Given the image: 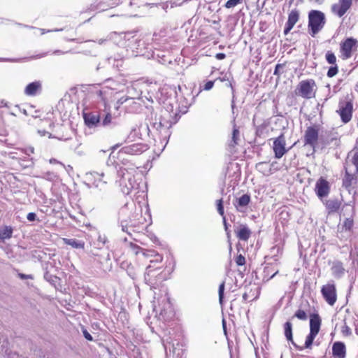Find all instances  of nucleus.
Masks as SVG:
<instances>
[{
	"mask_svg": "<svg viewBox=\"0 0 358 358\" xmlns=\"http://www.w3.org/2000/svg\"><path fill=\"white\" fill-rule=\"evenodd\" d=\"M152 264H149L145 270V280L148 284L155 286L164 282L169 278L172 272V268L166 269V267L162 269V266L152 268Z\"/></svg>",
	"mask_w": 358,
	"mask_h": 358,
	"instance_id": "1",
	"label": "nucleus"
},
{
	"mask_svg": "<svg viewBox=\"0 0 358 358\" xmlns=\"http://www.w3.org/2000/svg\"><path fill=\"white\" fill-rule=\"evenodd\" d=\"M308 29L310 36H315L318 32L324 29L327 20L324 12L320 10H310L308 12Z\"/></svg>",
	"mask_w": 358,
	"mask_h": 358,
	"instance_id": "2",
	"label": "nucleus"
},
{
	"mask_svg": "<svg viewBox=\"0 0 358 358\" xmlns=\"http://www.w3.org/2000/svg\"><path fill=\"white\" fill-rule=\"evenodd\" d=\"M310 331L306 338V341L302 348H311L313 343L322 325V318L317 313L309 315Z\"/></svg>",
	"mask_w": 358,
	"mask_h": 358,
	"instance_id": "3",
	"label": "nucleus"
},
{
	"mask_svg": "<svg viewBox=\"0 0 358 358\" xmlns=\"http://www.w3.org/2000/svg\"><path fill=\"white\" fill-rule=\"evenodd\" d=\"M317 83L314 79L302 80L299 83L295 93L303 99H313L317 94Z\"/></svg>",
	"mask_w": 358,
	"mask_h": 358,
	"instance_id": "4",
	"label": "nucleus"
},
{
	"mask_svg": "<svg viewBox=\"0 0 358 358\" xmlns=\"http://www.w3.org/2000/svg\"><path fill=\"white\" fill-rule=\"evenodd\" d=\"M358 173L354 164L350 163L348 159L345 164V176L343 178V186L348 191L357 185Z\"/></svg>",
	"mask_w": 358,
	"mask_h": 358,
	"instance_id": "5",
	"label": "nucleus"
},
{
	"mask_svg": "<svg viewBox=\"0 0 358 358\" xmlns=\"http://www.w3.org/2000/svg\"><path fill=\"white\" fill-rule=\"evenodd\" d=\"M351 327L355 328L356 334H358V317L347 310L346 314L343 316V324L341 327V333L343 336H350L352 334Z\"/></svg>",
	"mask_w": 358,
	"mask_h": 358,
	"instance_id": "6",
	"label": "nucleus"
},
{
	"mask_svg": "<svg viewBox=\"0 0 358 358\" xmlns=\"http://www.w3.org/2000/svg\"><path fill=\"white\" fill-rule=\"evenodd\" d=\"M320 131V127L318 124L308 127L303 134L304 145H308L315 150L318 145Z\"/></svg>",
	"mask_w": 358,
	"mask_h": 358,
	"instance_id": "7",
	"label": "nucleus"
},
{
	"mask_svg": "<svg viewBox=\"0 0 358 358\" xmlns=\"http://www.w3.org/2000/svg\"><path fill=\"white\" fill-rule=\"evenodd\" d=\"M353 0H338L330 6L331 13L336 17H344L350 10Z\"/></svg>",
	"mask_w": 358,
	"mask_h": 358,
	"instance_id": "8",
	"label": "nucleus"
},
{
	"mask_svg": "<svg viewBox=\"0 0 358 358\" xmlns=\"http://www.w3.org/2000/svg\"><path fill=\"white\" fill-rule=\"evenodd\" d=\"M339 109L336 110L343 122L348 123L352 118L353 103L351 100L340 101L338 103Z\"/></svg>",
	"mask_w": 358,
	"mask_h": 358,
	"instance_id": "9",
	"label": "nucleus"
},
{
	"mask_svg": "<svg viewBox=\"0 0 358 358\" xmlns=\"http://www.w3.org/2000/svg\"><path fill=\"white\" fill-rule=\"evenodd\" d=\"M321 294L329 305L333 306L337 300V290L333 282H328L321 287Z\"/></svg>",
	"mask_w": 358,
	"mask_h": 358,
	"instance_id": "10",
	"label": "nucleus"
},
{
	"mask_svg": "<svg viewBox=\"0 0 358 358\" xmlns=\"http://www.w3.org/2000/svg\"><path fill=\"white\" fill-rule=\"evenodd\" d=\"M148 149V145L145 143H138L124 146L120 150V154L125 155H141Z\"/></svg>",
	"mask_w": 358,
	"mask_h": 358,
	"instance_id": "11",
	"label": "nucleus"
},
{
	"mask_svg": "<svg viewBox=\"0 0 358 358\" xmlns=\"http://www.w3.org/2000/svg\"><path fill=\"white\" fill-rule=\"evenodd\" d=\"M315 192L320 198L327 196L330 192V184L323 177H320L316 182Z\"/></svg>",
	"mask_w": 358,
	"mask_h": 358,
	"instance_id": "12",
	"label": "nucleus"
},
{
	"mask_svg": "<svg viewBox=\"0 0 358 358\" xmlns=\"http://www.w3.org/2000/svg\"><path fill=\"white\" fill-rule=\"evenodd\" d=\"M273 152L275 157L278 159L282 157L287 152L286 148V140L283 134L280 135L273 141Z\"/></svg>",
	"mask_w": 358,
	"mask_h": 358,
	"instance_id": "13",
	"label": "nucleus"
},
{
	"mask_svg": "<svg viewBox=\"0 0 358 358\" xmlns=\"http://www.w3.org/2000/svg\"><path fill=\"white\" fill-rule=\"evenodd\" d=\"M300 15V10L298 9H292L290 12H289L287 22H285V27L284 29L285 34H287L288 32L292 29L296 23L299 21Z\"/></svg>",
	"mask_w": 358,
	"mask_h": 358,
	"instance_id": "14",
	"label": "nucleus"
},
{
	"mask_svg": "<svg viewBox=\"0 0 358 358\" xmlns=\"http://www.w3.org/2000/svg\"><path fill=\"white\" fill-rule=\"evenodd\" d=\"M332 356L334 358H345L347 356V348L343 341H335L333 343Z\"/></svg>",
	"mask_w": 358,
	"mask_h": 358,
	"instance_id": "15",
	"label": "nucleus"
},
{
	"mask_svg": "<svg viewBox=\"0 0 358 358\" xmlns=\"http://www.w3.org/2000/svg\"><path fill=\"white\" fill-rule=\"evenodd\" d=\"M173 117L171 113L167 110H164L161 112L159 122H155V124H158L159 127L162 129H169L173 123Z\"/></svg>",
	"mask_w": 358,
	"mask_h": 358,
	"instance_id": "16",
	"label": "nucleus"
},
{
	"mask_svg": "<svg viewBox=\"0 0 358 358\" xmlns=\"http://www.w3.org/2000/svg\"><path fill=\"white\" fill-rule=\"evenodd\" d=\"M354 227V221L352 218H346L343 221L341 225L338 226V236L340 238H343V233H347L348 236H350L352 233V228Z\"/></svg>",
	"mask_w": 358,
	"mask_h": 358,
	"instance_id": "17",
	"label": "nucleus"
},
{
	"mask_svg": "<svg viewBox=\"0 0 358 358\" xmlns=\"http://www.w3.org/2000/svg\"><path fill=\"white\" fill-rule=\"evenodd\" d=\"M284 334L287 340L291 341L294 348L299 350H303V349H304V348L300 347V345H297L293 339L292 324L291 322L287 321L284 324Z\"/></svg>",
	"mask_w": 358,
	"mask_h": 358,
	"instance_id": "18",
	"label": "nucleus"
},
{
	"mask_svg": "<svg viewBox=\"0 0 358 358\" xmlns=\"http://www.w3.org/2000/svg\"><path fill=\"white\" fill-rule=\"evenodd\" d=\"M41 90L40 81H34L27 85L24 89V94L27 96H36Z\"/></svg>",
	"mask_w": 358,
	"mask_h": 358,
	"instance_id": "19",
	"label": "nucleus"
},
{
	"mask_svg": "<svg viewBox=\"0 0 358 358\" xmlns=\"http://www.w3.org/2000/svg\"><path fill=\"white\" fill-rule=\"evenodd\" d=\"M324 205L328 214H332L339 211L341 207V202L338 199H328L325 201Z\"/></svg>",
	"mask_w": 358,
	"mask_h": 358,
	"instance_id": "20",
	"label": "nucleus"
},
{
	"mask_svg": "<svg viewBox=\"0 0 358 358\" xmlns=\"http://www.w3.org/2000/svg\"><path fill=\"white\" fill-rule=\"evenodd\" d=\"M84 120L85 124L91 127L96 126L100 122V115L96 113H88L84 114Z\"/></svg>",
	"mask_w": 358,
	"mask_h": 358,
	"instance_id": "21",
	"label": "nucleus"
},
{
	"mask_svg": "<svg viewBox=\"0 0 358 358\" xmlns=\"http://www.w3.org/2000/svg\"><path fill=\"white\" fill-rule=\"evenodd\" d=\"M250 202V196L245 194L236 199V203H234V206L238 211L243 212V208H245Z\"/></svg>",
	"mask_w": 358,
	"mask_h": 358,
	"instance_id": "22",
	"label": "nucleus"
},
{
	"mask_svg": "<svg viewBox=\"0 0 358 358\" xmlns=\"http://www.w3.org/2000/svg\"><path fill=\"white\" fill-rule=\"evenodd\" d=\"M345 269L344 268L343 264L340 261L333 262L331 265V273L334 276L339 278V277L344 275Z\"/></svg>",
	"mask_w": 358,
	"mask_h": 358,
	"instance_id": "23",
	"label": "nucleus"
},
{
	"mask_svg": "<svg viewBox=\"0 0 358 358\" xmlns=\"http://www.w3.org/2000/svg\"><path fill=\"white\" fill-rule=\"evenodd\" d=\"M236 233L237 238L244 241H247L251 235V231L246 225H241Z\"/></svg>",
	"mask_w": 358,
	"mask_h": 358,
	"instance_id": "24",
	"label": "nucleus"
},
{
	"mask_svg": "<svg viewBox=\"0 0 358 358\" xmlns=\"http://www.w3.org/2000/svg\"><path fill=\"white\" fill-rule=\"evenodd\" d=\"M62 241L65 244L71 245L73 248L83 249L85 247V243L83 241H77L76 239H69L66 238H63Z\"/></svg>",
	"mask_w": 358,
	"mask_h": 358,
	"instance_id": "25",
	"label": "nucleus"
},
{
	"mask_svg": "<svg viewBox=\"0 0 358 358\" xmlns=\"http://www.w3.org/2000/svg\"><path fill=\"white\" fill-rule=\"evenodd\" d=\"M268 133V123L264 122L262 124L257 125L256 134L259 137H265Z\"/></svg>",
	"mask_w": 358,
	"mask_h": 358,
	"instance_id": "26",
	"label": "nucleus"
},
{
	"mask_svg": "<svg viewBox=\"0 0 358 358\" xmlns=\"http://www.w3.org/2000/svg\"><path fill=\"white\" fill-rule=\"evenodd\" d=\"M13 229L11 227L6 226L0 229V239L5 240L12 237Z\"/></svg>",
	"mask_w": 358,
	"mask_h": 358,
	"instance_id": "27",
	"label": "nucleus"
},
{
	"mask_svg": "<svg viewBox=\"0 0 358 358\" xmlns=\"http://www.w3.org/2000/svg\"><path fill=\"white\" fill-rule=\"evenodd\" d=\"M297 317L299 320H306L308 317V311L301 306L296 310L292 316V317Z\"/></svg>",
	"mask_w": 358,
	"mask_h": 358,
	"instance_id": "28",
	"label": "nucleus"
},
{
	"mask_svg": "<svg viewBox=\"0 0 358 358\" xmlns=\"http://www.w3.org/2000/svg\"><path fill=\"white\" fill-rule=\"evenodd\" d=\"M240 131L236 127H234L232 131V137L229 145L231 148H235L238 145V141L239 139Z\"/></svg>",
	"mask_w": 358,
	"mask_h": 358,
	"instance_id": "29",
	"label": "nucleus"
},
{
	"mask_svg": "<svg viewBox=\"0 0 358 358\" xmlns=\"http://www.w3.org/2000/svg\"><path fill=\"white\" fill-rule=\"evenodd\" d=\"M350 155H352V157L350 159L348 157V159L350 162V163L355 164L356 169H357V173H358V148L356 147L355 149H353L350 152Z\"/></svg>",
	"mask_w": 358,
	"mask_h": 358,
	"instance_id": "30",
	"label": "nucleus"
},
{
	"mask_svg": "<svg viewBox=\"0 0 358 358\" xmlns=\"http://www.w3.org/2000/svg\"><path fill=\"white\" fill-rule=\"evenodd\" d=\"M352 45H343L341 46V58L348 59L352 55Z\"/></svg>",
	"mask_w": 358,
	"mask_h": 358,
	"instance_id": "31",
	"label": "nucleus"
},
{
	"mask_svg": "<svg viewBox=\"0 0 358 358\" xmlns=\"http://www.w3.org/2000/svg\"><path fill=\"white\" fill-rule=\"evenodd\" d=\"M162 260L163 257L161 255L155 254L154 255V259L150 260V264H152L153 268H156L157 266H162V269H164V268H163Z\"/></svg>",
	"mask_w": 358,
	"mask_h": 358,
	"instance_id": "32",
	"label": "nucleus"
},
{
	"mask_svg": "<svg viewBox=\"0 0 358 358\" xmlns=\"http://www.w3.org/2000/svg\"><path fill=\"white\" fill-rule=\"evenodd\" d=\"M234 261L237 266H244L246 263V259L245 256H243L241 254H238L236 255V257L234 258Z\"/></svg>",
	"mask_w": 358,
	"mask_h": 358,
	"instance_id": "33",
	"label": "nucleus"
},
{
	"mask_svg": "<svg viewBox=\"0 0 358 358\" xmlns=\"http://www.w3.org/2000/svg\"><path fill=\"white\" fill-rule=\"evenodd\" d=\"M217 209L219 214L223 217L224 221L225 222L223 201L222 199L217 201Z\"/></svg>",
	"mask_w": 358,
	"mask_h": 358,
	"instance_id": "34",
	"label": "nucleus"
},
{
	"mask_svg": "<svg viewBox=\"0 0 358 358\" xmlns=\"http://www.w3.org/2000/svg\"><path fill=\"white\" fill-rule=\"evenodd\" d=\"M109 91H110V90L108 87H104L100 90H99L96 93H97L98 96H100L103 101H106V99H108L106 94Z\"/></svg>",
	"mask_w": 358,
	"mask_h": 358,
	"instance_id": "35",
	"label": "nucleus"
},
{
	"mask_svg": "<svg viewBox=\"0 0 358 358\" xmlns=\"http://www.w3.org/2000/svg\"><path fill=\"white\" fill-rule=\"evenodd\" d=\"M338 67L335 63L334 66H331L329 68L327 72V75L328 77L330 78L334 77V76L336 75V73H338Z\"/></svg>",
	"mask_w": 358,
	"mask_h": 358,
	"instance_id": "36",
	"label": "nucleus"
},
{
	"mask_svg": "<svg viewBox=\"0 0 358 358\" xmlns=\"http://www.w3.org/2000/svg\"><path fill=\"white\" fill-rule=\"evenodd\" d=\"M325 57L327 62L329 64H335L336 62V57L332 52H327Z\"/></svg>",
	"mask_w": 358,
	"mask_h": 358,
	"instance_id": "37",
	"label": "nucleus"
},
{
	"mask_svg": "<svg viewBox=\"0 0 358 358\" xmlns=\"http://www.w3.org/2000/svg\"><path fill=\"white\" fill-rule=\"evenodd\" d=\"M129 245V248H131L134 254H135L136 255H137L143 250V248H141L140 246L132 242H130Z\"/></svg>",
	"mask_w": 358,
	"mask_h": 358,
	"instance_id": "38",
	"label": "nucleus"
},
{
	"mask_svg": "<svg viewBox=\"0 0 358 358\" xmlns=\"http://www.w3.org/2000/svg\"><path fill=\"white\" fill-rule=\"evenodd\" d=\"M224 286H225L224 282H222L219 286L218 292H219V301H220V304L223 303Z\"/></svg>",
	"mask_w": 358,
	"mask_h": 358,
	"instance_id": "39",
	"label": "nucleus"
},
{
	"mask_svg": "<svg viewBox=\"0 0 358 358\" xmlns=\"http://www.w3.org/2000/svg\"><path fill=\"white\" fill-rule=\"evenodd\" d=\"M242 0H228L225 3V7L227 8H231L235 7L238 4L241 3Z\"/></svg>",
	"mask_w": 358,
	"mask_h": 358,
	"instance_id": "40",
	"label": "nucleus"
},
{
	"mask_svg": "<svg viewBox=\"0 0 358 358\" xmlns=\"http://www.w3.org/2000/svg\"><path fill=\"white\" fill-rule=\"evenodd\" d=\"M357 39L354 38H348L345 39V41L341 44L343 45H355V44H357Z\"/></svg>",
	"mask_w": 358,
	"mask_h": 358,
	"instance_id": "41",
	"label": "nucleus"
},
{
	"mask_svg": "<svg viewBox=\"0 0 358 358\" xmlns=\"http://www.w3.org/2000/svg\"><path fill=\"white\" fill-rule=\"evenodd\" d=\"M112 121V115L110 113H106L105 117L103 120L102 124L104 126L108 125Z\"/></svg>",
	"mask_w": 358,
	"mask_h": 358,
	"instance_id": "42",
	"label": "nucleus"
},
{
	"mask_svg": "<svg viewBox=\"0 0 358 358\" xmlns=\"http://www.w3.org/2000/svg\"><path fill=\"white\" fill-rule=\"evenodd\" d=\"M156 56L159 58H162L163 62H169L170 63L171 62V58L170 57V56L167 57L165 55H160L159 53H157Z\"/></svg>",
	"mask_w": 358,
	"mask_h": 358,
	"instance_id": "43",
	"label": "nucleus"
},
{
	"mask_svg": "<svg viewBox=\"0 0 358 358\" xmlns=\"http://www.w3.org/2000/svg\"><path fill=\"white\" fill-rule=\"evenodd\" d=\"M214 85V81L209 80L206 82L203 86L204 90H210Z\"/></svg>",
	"mask_w": 358,
	"mask_h": 358,
	"instance_id": "44",
	"label": "nucleus"
},
{
	"mask_svg": "<svg viewBox=\"0 0 358 358\" xmlns=\"http://www.w3.org/2000/svg\"><path fill=\"white\" fill-rule=\"evenodd\" d=\"M27 218L29 221L33 222L36 219V215L35 213H29L27 215Z\"/></svg>",
	"mask_w": 358,
	"mask_h": 358,
	"instance_id": "45",
	"label": "nucleus"
},
{
	"mask_svg": "<svg viewBox=\"0 0 358 358\" xmlns=\"http://www.w3.org/2000/svg\"><path fill=\"white\" fill-rule=\"evenodd\" d=\"M83 335L87 340L90 341L93 340L92 336L90 335V334L87 330L83 331Z\"/></svg>",
	"mask_w": 358,
	"mask_h": 358,
	"instance_id": "46",
	"label": "nucleus"
},
{
	"mask_svg": "<svg viewBox=\"0 0 358 358\" xmlns=\"http://www.w3.org/2000/svg\"><path fill=\"white\" fill-rule=\"evenodd\" d=\"M18 276L21 278V279H23V280H25V279H31L32 277L31 275H26V274H24V273H19L18 274Z\"/></svg>",
	"mask_w": 358,
	"mask_h": 358,
	"instance_id": "47",
	"label": "nucleus"
},
{
	"mask_svg": "<svg viewBox=\"0 0 358 358\" xmlns=\"http://www.w3.org/2000/svg\"><path fill=\"white\" fill-rule=\"evenodd\" d=\"M284 69V65H282V64H278L276 68H275V73H279L280 70H283Z\"/></svg>",
	"mask_w": 358,
	"mask_h": 358,
	"instance_id": "48",
	"label": "nucleus"
},
{
	"mask_svg": "<svg viewBox=\"0 0 358 358\" xmlns=\"http://www.w3.org/2000/svg\"><path fill=\"white\" fill-rule=\"evenodd\" d=\"M215 57L217 59L221 60V59H223L225 58V55L224 53H217V54H216Z\"/></svg>",
	"mask_w": 358,
	"mask_h": 358,
	"instance_id": "49",
	"label": "nucleus"
},
{
	"mask_svg": "<svg viewBox=\"0 0 358 358\" xmlns=\"http://www.w3.org/2000/svg\"><path fill=\"white\" fill-rule=\"evenodd\" d=\"M141 55H142V56H145V57H148V58H149L150 57H155V53L154 52H152L151 53H150V52H149V53H148V54L142 53V54H141Z\"/></svg>",
	"mask_w": 358,
	"mask_h": 358,
	"instance_id": "50",
	"label": "nucleus"
},
{
	"mask_svg": "<svg viewBox=\"0 0 358 358\" xmlns=\"http://www.w3.org/2000/svg\"><path fill=\"white\" fill-rule=\"evenodd\" d=\"M124 170H125V169H123L122 167H120L119 169V170L117 171V173H118L119 176L123 177L124 175Z\"/></svg>",
	"mask_w": 358,
	"mask_h": 358,
	"instance_id": "51",
	"label": "nucleus"
},
{
	"mask_svg": "<svg viewBox=\"0 0 358 358\" xmlns=\"http://www.w3.org/2000/svg\"><path fill=\"white\" fill-rule=\"evenodd\" d=\"M243 300H244L245 301H248V294H247V293H244V294H243Z\"/></svg>",
	"mask_w": 358,
	"mask_h": 358,
	"instance_id": "52",
	"label": "nucleus"
},
{
	"mask_svg": "<svg viewBox=\"0 0 358 358\" xmlns=\"http://www.w3.org/2000/svg\"><path fill=\"white\" fill-rule=\"evenodd\" d=\"M278 273V271H275V273L272 274L271 275H270V279L273 278V277L275 276V275H276Z\"/></svg>",
	"mask_w": 358,
	"mask_h": 358,
	"instance_id": "53",
	"label": "nucleus"
},
{
	"mask_svg": "<svg viewBox=\"0 0 358 358\" xmlns=\"http://www.w3.org/2000/svg\"><path fill=\"white\" fill-rule=\"evenodd\" d=\"M119 146H120V145L117 144L115 146H113V148L115 149V148H118Z\"/></svg>",
	"mask_w": 358,
	"mask_h": 358,
	"instance_id": "54",
	"label": "nucleus"
},
{
	"mask_svg": "<svg viewBox=\"0 0 358 358\" xmlns=\"http://www.w3.org/2000/svg\"><path fill=\"white\" fill-rule=\"evenodd\" d=\"M253 121H254V123L255 124V123H256V121H257V117H254Z\"/></svg>",
	"mask_w": 358,
	"mask_h": 358,
	"instance_id": "55",
	"label": "nucleus"
},
{
	"mask_svg": "<svg viewBox=\"0 0 358 358\" xmlns=\"http://www.w3.org/2000/svg\"><path fill=\"white\" fill-rule=\"evenodd\" d=\"M185 49H182V50H181V52L183 54V53L185 52Z\"/></svg>",
	"mask_w": 358,
	"mask_h": 358,
	"instance_id": "56",
	"label": "nucleus"
},
{
	"mask_svg": "<svg viewBox=\"0 0 358 358\" xmlns=\"http://www.w3.org/2000/svg\"><path fill=\"white\" fill-rule=\"evenodd\" d=\"M357 91L358 92V83H357Z\"/></svg>",
	"mask_w": 358,
	"mask_h": 358,
	"instance_id": "57",
	"label": "nucleus"
},
{
	"mask_svg": "<svg viewBox=\"0 0 358 358\" xmlns=\"http://www.w3.org/2000/svg\"><path fill=\"white\" fill-rule=\"evenodd\" d=\"M143 255L145 256H148V255H146L145 252H143Z\"/></svg>",
	"mask_w": 358,
	"mask_h": 358,
	"instance_id": "58",
	"label": "nucleus"
},
{
	"mask_svg": "<svg viewBox=\"0 0 358 358\" xmlns=\"http://www.w3.org/2000/svg\"><path fill=\"white\" fill-rule=\"evenodd\" d=\"M141 48H143L144 49L146 48V46H141Z\"/></svg>",
	"mask_w": 358,
	"mask_h": 358,
	"instance_id": "59",
	"label": "nucleus"
},
{
	"mask_svg": "<svg viewBox=\"0 0 358 358\" xmlns=\"http://www.w3.org/2000/svg\"><path fill=\"white\" fill-rule=\"evenodd\" d=\"M357 125H358V122H357Z\"/></svg>",
	"mask_w": 358,
	"mask_h": 358,
	"instance_id": "60",
	"label": "nucleus"
}]
</instances>
